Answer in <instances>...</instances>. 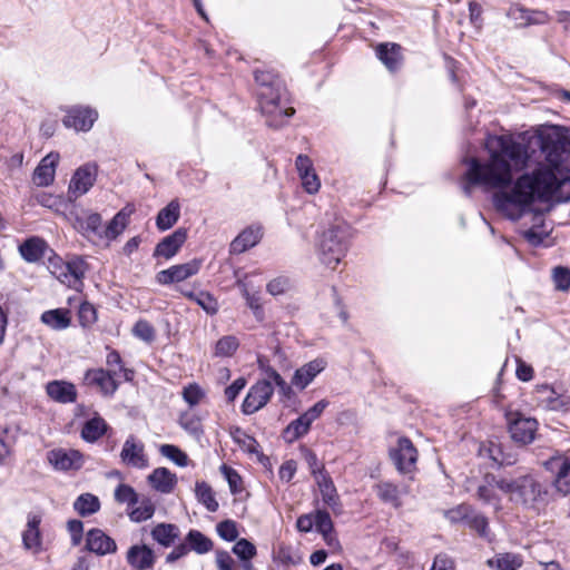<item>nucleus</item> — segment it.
I'll use <instances>...</instances> for the list:
<instances>
[{
  "instance_id": "51",
  "label": "nucleus",
  "mask_w": 570,
  "mask_h": 570,
  "mask_svg": "<svg viewBox=\"0 0 570 570\" xmlns=\"http://www.w3.org/2000/svg\"><path fill=\"white\" fill-rule=\"evenodd\" d=\"M293 286L289 277L281 275L273 278L267 285L266 291L273 295L278 296L287 293Z\"/></svg>"
},
{
  "instance_id": "59",
  "label": "nucleus",
  "mask_w": 570,
  "mask_h": 570,
  "mask_svg": "<svg viewBox=\"0 0 570 570\" xmlns=\"http://www.w3.org/2000/svg\"><path fill=\"white\" fill-rule=\"evenodd\" d=\"M309 430V426L302 421L301 417H297L293 422L288 424V426L285 429V436L288 441H295L299 439L301 436L305 435Z\"/></svg>"
},
{
  "instance_id": "2",
  "label": "nucleus",
  "mask_w": 570,
  "mask_h": 570,
  "mask_svg": "<svg viewBox=\"0 0 570 570\" xmlns=\"http://www.w3.org/2000/svg\"><path fill=\"white\" fill-rule=\"evenodd\" d=\"M499 490L509 495L510 501L525 507H534L544 500L547 487L534 475L525 474L515 479H502Z\"/></svg>"
},
{
  "instance_id": "42",
  "label": "nucleus",
  "mask_w": 570,
  "mask_h": 570,
  "mask_svg": "<svg viewBox=\"0 0 570 570\" xmlns=\"http://www.w3.org/2000/svg\"><path fill=\"white\" fill-rule=\"evenodd\" d=\"M237 286L239 287L242 295L246 301L247 306L252 309L255 317L257 320L262 321L264 317V309L262 306L259 294L250 293L244 281H237Z\"/></svg>"
},
{
  "instance_id": "26",
  "label": "nucleus",
  "mask_w": 570,
  "mask_h": 570,
  "mask_svg": "<svg viewBox=\"0 0 570 570\" xmlns=\"http://www.w3.org/2000/svg\"><path fill=\"white\" fill-rule=\"evenodd\" d=\"M153 489L160 493H170L177 484V476L167 468L155 469L147 478Z\"/></svg>"
},
{
  "instance_id": "47",
  "label": "nucleus",
  "mask_w": 570,
  "mask_h": 570,
  "mask_svg": "<svg viewBox=\"0 0 570 570\" xmlns=\"http://www.w3.org/2000/svg\"><path fill=\"white\" fill-rule=\"evenodd\" d=\"M159 452L163 456L171 460L178 466H187L188 465V456L181 451L178 446L173 444H163L159 448Z\"/></svg>"
},
{
  "instance_id": "49",
  "label": "nucleus",
  "mask_w": 570,
  "mask_h": 570,
  "mask_svg": "<svg viewBox=\"0 0 570 570\" xmlns=\"http://www.w3.org/2000/svg\"><path fill=\"white\" fill-rule=\"evenodd\" d=\"M220 473L225 476L228 482L229 490L233 494H238L243 491V480L239 473L233 468L223 464L220 466Z\"/></svg>"
},
{
  "instance_id": "48",
  "label": "nucleus",
  "mask_w": 570,
  "mask_h": 570,
  "mask_svg": "<svg viewBox=\"0 0 570 570\" xmlns=\"http://www.w3.org/2000/svg\"><path fill=\"white\" fill-rule=\"evenodd\" d=\"M106 363L110 367L109 370H116L118 372V376L121 374L126 381L132 380L134 372L129 368L124 367L122 360L117 351H109L106 357Z\"/></svg>"
},
{
  "instance_id": "58",
  "label": "nucleus",
  "mask_w": 570,
  "mask_h": 570,
  "mask_svg": "<svg viewBox=\"0 0 570 570\" xmlns=\"http://www.w3.org/2000/svg\"><path fill=\"white\" fill-rule=\"evenodd\" d=\"M132 334L147 343H150L155 340V328L149 322L145 320H140L135 324Z\"/></svg>"
},
{
  "instance_id": "35",
  "label": "nucleus",
  "mask_w": 570,
  "mask_h": 570,
  "mask_svg": "<svg viewBox=\"0 0 570 570\" xmlns=\"http://www.w3.org/2000/svg\"><path fill=\"white\" fill-rule=\"evenodd\" d=\"M108 429L107 422L101 416H94L88 420L81 430V438L89 443L98 441Z\"/></svg>"
},
{
  "instance_id": "40",
  "label": "nucleus",
  "mask_w": 570,
  "mask_h": 570,
  "mask_svg": "<svg viewBox=\"0 0 570 570\" xmlns=\"http://www.w3.org/2000/svg\"><path fill=\"white\" fill-rule=\"evenodd\" d=\"M130 213H127L125 208L118 212L105 227L102 239H116L126 228Z\"/></svg>"
},
{
  "instance_id": "3",
  "label": "nucleus",
  "mask_w": 570,
  "mask_h": 570,
  "mask_svg": "<svg viewBox=\"0 0 570 570\" xmlns=\"http://www.w3.org/2000/svg\"><path fill=\"white\" fill-rule=\"evenodd\" d=\"M347 242L346 229L337 224L324 230L318 240V256L321 262L334 268L345 255Z\"/></svg>"
},
{
  "instance_id": "56",
  "label": "nucleus",
  "mask_w": 570,
  "mask_h": 570,
  "mask_svg": "<svg viewBox=\"0 0 570 570\" xmlns=\"http://www.w3.org/2000/svg\"><path fill=\"white\" fill-rule=\"evenodd\" d=\"M472 511L473 510L471 509L470 505L460 504L453 509L446 510L444 512V515L452 523H458V522H462V521L468 523V520H469Z\"/></svg>"
},
{
  "instance_id": "18",
  "label": "nucleus",
  "mask_w": 570,
  "mask_h": 570,
  "mask_svg": "<svg viewBox=\"0 0 570 570\" xmlns=\"http://www.w3.org/2000/svg\"><path fill=\"white\" fill-rule=\"evenodd\" d=\"M59 158L58 153H49L40 160L32 175V181L37 186L47 187L53 183Z\"/></svg>"
},
{
  "instance_id": "8",
  "label": "nucleus",
  "mask_w": 570,
  "mask_h": 570,
  "mask_svg": "<svg viewBox=\"0 0 570 570\" xmlns=\"http://www.w3.org/2000/svg\"><path fill=\"white\" fill-rule=\"evenodd\" d=\"M273 393L274 387L271 381L267 379L258 381L249 389L243 402V413L249 415L257 412L268 403Z\"/></svg>"
},
{
  "instance_id": "7",
  "label": "nucleus",
  "mask_w": 570,
  "mask_h": 570,
  "mask_svg": "<svg viewBox=\"0 0 570 570\" xmlns=\"http://www.w3.org/2000/svg\"><path fill=\"white\" fill-rule=\"evenodd\" d=\"M507 420L509 433L514 442L525 445L534 440L538 430L535 419L527 417L519 412H509Z\"/></svg>"
},
{
  "instance_id": "50",
  "label": "nucleus",
  "mask_w": 570,
  "mask_h": 570,
  "mask_svg": "<svg viewBox=\"0 0 570 570\" xmlns=\"http://www.w3.org/2000/svg\"><path fill=\"white\" fill-rule=\"evenodd\" d=\"M179 425L191 435L199 436L203 433L200 420L190 412L180 415Z\"/></svg>"
},
{
  "instance_id": "16",
  "label": "nucleus",
  "mask_w": 570,
  "mask_h": 570,
  "mask_svg": "<svg viewBox=\"0 0 570 570\" xmlns=\"http://www.w3.org/2000/svg\"><path fill=\"white\" fill-rule=\"evenodd\" d=\"M255 80L259 86L258 99L271 98L277 94H286L282 79L273 70H255Z\"/></svg>"
},
{
  "instance_id": "9",
  "label": "nucleus",
  "mask_w": 570,
  "mask_h": 570,
  "mask_svg": "<svg viewBox=\"0 0 570 570\" xmlns=\"http://www.w3.org/2000/svg\"><path fill=\"white\" fill-rule=\"evenodd\" d=\"M202 267V261L191 259L184 264L173 265L167 269L157 273L156 281L161 285L180 283L198 274Z\"/></svg>"
},
{
  "instance_id": "25",
  "label": "nucleus",
  "mask_w": 570,
  "mask_h": 570,
  "mask_svg": "<svg viewBox=\"0 0 570 570\" xmlns=\"http://www.w3.org/2000/svg\"><path fill=\"white\" fill-rule=\"evenodd\" d=\"M47 395L58 403H73L77 399L76 386L66 381H51L46 385Z\"/></svg>"
},
{
  "instance_id": "11",
  "label": "nucleus",
  "mask_w": 570,
  "mask_h": 570,
  "mask_svg": "<svg viewBox=\"0 0 570 570\" xmlns=\"http://www.w3.org/2000/svg\"><path fill=\"white\" fill-rule=\"evenodd\" d=\"M373 490L381 502L396 510L403 505L402 497L411 492L407 483L396 485L391 481H380L373 485Z\"/></svg>"
},
{
  "instance_id": "57",
  "label": "nucleus",
  "mask_w": 570,
  "mask_h": 570,
  "mask_svg": "<svg viewBox=\"0 0 570 570\" xmlns=\"http://www.w3.org/2000/svg\"><path fill=\"white\" fill-rule=\"evenodd\" d=\"M552 278L557 289L568 291L570 288V268L564 266L554 267Z\"/></svg>"
},
{
  "instance_id": "17",
  "label": "nucleus",
  "mask_w": 570,
  "mask_h": 570,
  "mask_svg": "<svg viewBox=\"0 0 570 570\" xmlns=\"http://www.w3.org/2000/svg\"><path fill=\"white\" fill-rule=\"evenodd\" d=\"M126 561L135 570H150L156 563V554L147 544H134L126 553Z\"/></svg>"
},
{
  "instance_id": "62",
  "label": "nucleus",
  "mask_w": 570,
  "mask_h": 570,
  "mask_svg": "<svg viewBox=\"0 0 570 570\" xmlns=\"http://www.w3.org/2000/svg\"><path fill=\"white\" fill-rule=\"evenodd\" d=\"M85 228L87 232H91L102 239L105 227L102 226V218L99 214H90L85 220Z\"/></svg>"
},
{
  "instance_id": "54",
  "label": "nucleus",
  "mask_w": 570,
  "mask_h": 570,
  "mask_svg": "<svg viewBox=\"0 0 570 570\" xmlns=\"http://www.w3.org/2000/svg\"><path fill=\"white\" fill-rule=\"evenodd\" d=\"M204 397V390L196 383L189 384L183 390V399L189 406L198 405Z\"/></svg>"
},
{
  "instance_id": "41",
  "label": "nucleus",
  "mask_w": 570,
  "mask_h": 570,
  "mask_svg": "<svg viewBox=\"0 0 570 570\" xmlns=\"http://www.w3.org/2000/svg\"><path fill=\"white\" fill-rule=\"evenodd\" d=\"M73 509L80 517H88L99 511L100 501L91 493H82L73 502Z\"/></svg>"
},
{
  "instance_id": "6",
  "label": "nucleus",
  "mask_w": 570,
  "mask_h": 570,
  "mask_svg": "<svg viewBox=\"0 0 570 570\" xmlns=\"http://www.w3.org/2000/svg\"><path fill=\"white\" fill-rule=\"evenodd\" d=\"M285 96L286 94H277L259 100L261 110L266 117V125L271 128L283 127L295 114L294 108L286 106Z\"/></svg>"
},
{
  "instance_id": "36",
  "label": "nucleus",
  "mask_w": 570,
  "mask_h": 570,
  "mask_svg": "<svg viewBox=\"0 0 570 570\" xmlns=\"http://www.w3.org/2000/svg\"><path fill=\"white\" fill-rule=\"evenodd\" d=\"M138 507L134 505L128 510V517L132 522L140 523L153 518L156 511L155 503L149 497L139 498Z\"/></svg>"
},
{
  "instance_id": "20",
  "label": "nucleus",
  "mask_w": 570,
  "mask_h": 570,
  "mask_svg": "<svg viewBox=\"0 0 570 570\" xmlns=\"http://www.w3.org/2000/svg\"><path fill=\"white\" fill-rule=\"evenodd\" d=\"M263 237L262 227L252 225L242 230L230 243L229 253L238 255L256 246Z\"/></svg>"
},
{
  "instance_id": "64",
  "label": "nucleus",
  "mask_w": 570,
  "mask_h": 570,
  "mask_svg": "<svg viewBox=\"0 0 570 570\" xmlns=\"http://www.w3.org/2000/svg\"><path fill=\"white\" fill-rule=\"evenodd\" d=\"M215 562L217 570H237L235 560L225 550H216Z\"/></svg>"
},
{
  "instance_id": "12",
  "label": "nucleus",
  "mask_w": 570,
  "mask_h": 570,
  "mask_svg": "<svg viewBox=\"0 0 570 570\" xmlns=\"http://www.w3.org/2000/svg\"><path fill=\"white\" fill-rule=\"evenodd\" d=\"M118 372L116 370L92 368L85 374V383L96 386L106 396H112L118 390Z\"/></svg>"
},
{
  "instance_id": "33",
  "label": "nucleus",
  "mask_w": 570,
  "mask_h": 570,
  "mask_svg": "<svg viewBox=\"0 0 570 570\" xmlns=\"http://www.w3.org/2000/svg\"><path fill=\"white\" fill-rule=\"evenodd\" d=\"M180 217V204L177 199H173L161 208L156 217V226L164 232L171 228Z\"/></svg>"
},
{
  "instance_id": "29",
  "label": "nucleus",
  "mask_w": 570,
  "mask_h": 570,
  "mask_svg": "<svg viewBox=\"0 0 570 570\" xmlns=\"http://www.w3.org/2000/svg\"><path fill=\"white\" fill-rule=\"evenodd\" d=\"M40 321L53 331H63L71 325V312L67 308H55L41 314Z\"/></svg>"
},
{
  "instance_id": "43",
  "label": "nucleus",
  "mask_w": 570,
  "mask_h": 570,
  "mask_svg": "<svg viewBox=\"0 0 570 570\" xmlns=\"http://www.w3.org/2000/svg\"><path fill=\"white\" fill-rule=\"evenodd\" d=\"M114 497L118 503L127 504V511L136 505L140 498L136 490L126 483H120L116 487Z\"/></svg>"
},
{
  "instance_id": "15",
  "label": "nucleus",
  "mask_w": 570,
  "mask_h": 570,
  "mask_svg": "<svg viewBox=\"0 0 570 570\" xmlns=\"http://www.w3.org/2000/svg\"><path fill=\"white\" fill-rule=\"evenodd\" d=\"M41 515L30 512L27 517L26 529L22 532V544L26 550L38 554L42 551V533L40 530Z\"/></svg>"
},
{
  "instance_id": "44",
  "label": "nucleus",
  "mask_w": 570,
  "mask_h": 570,
  "mask_svg": "<svg viewBox=\"0 0 570 570\" xmlns=\"http://www.w3.org/2000/svg\"><path fill=\"white\" fill-rule=\"evenodd\" d=\"M466 524L472 530H474L479 534V537L485 539L489 542L493 540V535L489 527V520L483 514L475 513L472 511Z\"/></svg>"
},
{
  "instance_id": "23",
  "label": "nucleus",
  "mask_w": 570,
  "mask_h": 570,
  "mask_svg": "<svg viewBox=\"0 0 570 570\" xmlns=\"http://www.w3.org/2000/svg\"><path fill=\"white\" fill-rule=\"evenodd\" d=\"M120 458L128 465L144 469L148 466V459L144 453V444L129 436L122 446Z\"/></svg>"
},
{
  "instance_id": "38",
  "label": "nucleus",
  "mask_w": 570,
  "mask_h": 570,
  "mask_svg": "<svg viewBox=\"0 0 570 570\" xmlns=\"http://www.w3.org/2000/svg\"><path fill=\"white\" fill-rule=\"evenodd\" d=\"M509 16L519 21L521 26L544 23L548 20L547 13L542 11H530L523 8H511Z\"/></svg>"
},
{
  "instance_id": "61",
  "label": "nucleus",
  "mask_w": 570,
  "mask_h": 570,
  "mask_svg": "<svg viewBox=\"0 0 570 570\" xmlns=\"http://www.w3.org/2000/svg\"><path fill=\"white\" fill-rule=\"evenodd\" d=\"M78 317L82 326L91 325L97 318L95 307L88 302L81 303L78 311Z\"/></svg>"
},
{
  "instance_id": "46",
  "label": "nucleus",
  "mask_w": 570,
  "mask_h": 570,
  "mask_svg": "<svg viewBox=\"0 0 570 570\" xmlns=\"http://www.w3.org/2000/svg\"><path fill=\"white\" fill-rule=\"evenodd\" d=\"M488 563L497 570H517L521 567L520 559L510 553L498 554L494 559L489 560Z\"/></svg>"
},
{
  "instance_id": "32",
  "label": "nucleus",
  "mask_w": 570,
  "mask_h": 570,
  "mask_svg": "<svg viewBox=\"0 0 570 570\" xmlns=\"http://www.w3.org/2000/svg\"><path fill=\"white\" fill-rule=\"evenodd\" d=\"M315 482L318 487L324 504L331 508L333 511H336L340 500L332 478L328 475V473L320 474L316 476Z\"/></svg>"
},
{
  "instance_id": "45",
  "label": "nucleus",
  "mask_w": 570,
  "mask_h": 570,
  "mask_svg": "<svg viewBox=\"0 0 570 570\" xmlns=\"http://www.w3.org/2000/svg\"><path fill=\"white\" fill-rule=\"evenodd\" d=\"M239 341L234 335H226L219 338L215 346V356L228 357L232 356L238 348Z\"/></svg>"
},
{
  "instance_id": "1",
  "label": "nucleus",
  "mask_w": 570,
  "mask_h": 570,
  "mask_svg": "<svg viewBox=\"0 0 570 570\" xmlns=\"http://www.w3.org/2000/svg\"><path fill=\"white\" fill-rule=\"evenodd\" d=\"M489 161L482 164L476 158L468 161L464 174L463 193L470 196L472 186L482 185L490 188H503L511 184L514 171L528 167L531 159L529 147L517 141L512 136H490L487 140Z\"/></svg>"
},
{
  "instance_id": "22",
  "label": "nucleus",
  "mask_w": 570,
  "mask_h": 570,
  "mask_svg": "<svg viewBox=\"0 0 570 570\" xmlns=\"http://www.w3.org/2000/svg\"><path fill=\"white\" fill-rule=\"evenodd\" d=\"M86 548L98 556L114 553L117 550V544L112 538L107 535L100 529H91L87 533Z\"/></svg>"
},
{
  "instance_id": "13",
  "label": "nucleus",
  "mask_w": 570,
  "mask_h": 570,
  "mask_svg": "<svg viewBox=\"0 0 570 570\" xmlns=\"http://www.w3.org/2000/svg\"><path fill=\"white\" fill-rule=\"evenodd\" d=\"M98 114L95 109L89 107H72L67 110V115L62 119V124L67 128H72L76 131H89Z\"/></svg>"
},
{
  "instance_id": "4",
  "label": "nucleus",
  "mask_w": 570,
  "mask_h": 570,
  "mask_svg": "<svg viewBox=\"0 0 570 570\" xmlns=\"http://www.w3.org/2000/svg\"><path fill=\"white\" fill-rule=\"evenodd\" d=\"M48 268L60 283L70 288L79 289L82 286V278L88 269V265L80 257H75L68 262L55 257L49 261Z\"/></svg>"
},
{
  "instance_id": "28",
  "label": "nucleus",
  "mask_w": 570,
  "mask_h": 570,
  "mask_svg": "<svg viewBox=\"0 0 570 570\" xmlns=\"http://www.w3.org/2000/svg\"><path fill=\"white\" fill-rule=\"evenodd\" d=\"M150 535L155 542L164 548L174 546L177 539L180 537V530L178 525L174 523H158L151 531Z\"/></svg>"
},
{
  "instance_id": "60",
  "label": "nucleus",
  "mask_w": 570,
  "mask_h": 570,
  "mask_svg": "<svg viewBox=\"0 0 570 570\" xmlns=\"http://www.w3.org/2000/svg\"><path fill=\"white\" fill-rule=\"evenodd\" d=\"M538 393L547 394V397L543 400L548 403V406L552 410H559L564 406V402L557 395L556 391L544 384L538 387Z\"/></svg>"
},
{
  "instance_id": "21",
  "label": "nucleus",
  "mask_w": 570,
  "mask_h": 570,
  "mask_svg": "<svg viewBox=\"0 0 570 570\" xmlns=\"http://www.w3.org/2000/svg\"><path fill=\"white\" fill-rule=\"evenodd\" d=\"M327 362L322 358H315L299 368H297L292 379V385L298 390H304L313 380L325 370Z\"/></svg>"
},
{
  "instance_id": "63",
  "label": "nucleus",
  "mask_w": 570,
  "mask_h": 570,
  "mask_svg": "<svg viewBox=\"0 0 570 570\" xmlns=\"http://www.w3.org/2000/svg\"><path fill=\"white\" fill-rule=\"evenodd\" d=\"M315 529L322 534L328 531H333V522L330 514L324 510H316L314 514Z\"/></svg>"
},
{
  "instance_id": "37",
  "label": "nucleus",
  "mask_w": 570,
  "mask_h": 570,
  "mask_svg": "<svg viewBox=\"0 0 570 570\" xmlns=\"http://www.w3.org/2000/svg\"><path fill=\"white\" fill-rule=\"evenodd\" d=\"M185 543L188 546L190 551H195L198 554H205L214 548V543L208 537L194 529L186 534Z\"/></svg>"
},
{
  "instance_id": "55",
  "label": "nucleus",
  "mask_w": 570,
  "mask_h": 570,
  "mask_svg": "<svg viewBox=\"0 0 570 570\" xmlns=\"http://www.w3.org/2000/svg\"><path fill=\"white\" fill-rule=\"evenodd\" d=\"M217 534L225 541H235L238 537L237 524L233 520H224L216 525Z\"/></svg>"
},
{
  "instance_id": "30",
  "label": "nucleus",
  "mask_w": 570,
  "mask_h": 570,
  "mask_svg": "<svg viewBox=\"0 0 570 570\" xmlns=\"http://www.w3.org/2000/svg\"><path fill=\"white\" fill-rule=\"evenodd\" d=\"M502 479H497L493 474H487L484 484L479 485L476 495L485 504L493 505L497 510L500 509V498L495 490L499 489V482Z\"/></svg>"
},
{
  "instance_id": "10",
  "label": "nucleus",
  "mask_w": 570,
  "mask_h": 570,
  "mask_svg": "<svg viewBox=\"0 0 570 570\" xmlns=\"http://www.w3.org/2000/svg\"><path fill=\"white\" fill-rule=\"evenodd\" d=\"M97 177V166L95 164H85L79 167L69 184L68 195L70 199H77L85 195L95 184Z\"/></svg>"
},
{
  "instance_id": "53",
  "label": "nucleus",
  "mask_w": 570,
  "mask_h": 570,
  "mask_svg": "<svg viewBox=\"0 0 570 570\" xmlns=\"http://www.w3.org/2000/svg\"><path fill=\"white\" fill-rule=\"evenodd\" d=\"M195 303L197 305H199L209 315H215L218 312V302L208 292H205V291L197 292V297H195Z\"/></svg>"
},
{
  "instance_id": "5",
  "label": "nucleus",
  "mask_w": 570,
  "mask_h": 570,
  "mask_svg": "<svg viewBox=\"0 0 570 570\" xmlns=\"http://www.w3.org/2000/svg\"><path fill=\"white\" fill-rule=\"evenodd\" d=\"M417 450L409 438L402 436L397 439L394 446L390 449V459L396 471L402 475H407L409 480H413L416 472Z\"/></svg>"
},
{
  "instance_id": "19",
  "label": "nucleus",
  "mask_w": 570,
  "mask_h": 570,
  "mask_svg": "<svg viewBox=\"0 0 570 570\" xmlns=\"http://www.w3.org/2000/svg\"><path fill=\"white\" fill-rule=\"evenodd\" d=\"M187 239V229L178 228L173 234L166 236L157 244L154 250L155 257L173 258L181 248Z\"/></svg>"
},
{
  "instance_id": "27",
  "label": "nucleus",
  "mask_w": 570,
  "mask_h": 570,
  "mask_svg": "<svg viewBox=\"0 0 570 570\" xmlns=\"http://www.w3.org/2000/svg\"><path fill=\"white\" fill-rule=\"evenodd\" d=\"M376 56L391 71H397L402 66L401 46L396 43H381L376 48Z\"/></svg>"
},
{
  "instance_id": "39",
  "label": "nucleus",
  "mask_w": 570,
  "mask_h": 570,
  "mask_svg": "<svg viewBox=\"0 0 570 570\" xmlns=\"http://www.w3.org/2000/svg\"><path fill=\"white\" fill-rule=\"evenodd\" d=\"M195 495L209 512H216L219 508L212 487L205 481H197L195 484Z\"/></svg>"
},
{
  "instance_id": "31",
  "label": "nucleus",
  "mask_w": 570,
  "mask_h": 570,
  "mask_svg": "<svg viewBox=\"0 0 570 570\" xmlns=\"http://www.w3.org/2000/svg\"><path fill=\"white\" fill-rule=\"evenodd\" d=\"M232 551L238 558L240 568L243 570H255L252 560L256 557L257 549L254 543L245 538H242L235 542Z\"/></svg>"
},
{
  "instance_id": "52",
  "label": "nucleus",
  "mask_w": 570,
  "mask_h": 570,
  "mask_svg": "<svg viewBox=\"0 0 570 570\" xmlns=\"http://www.w3.org/2000/svg\"><path fill=\"white\" fill-rule=\"evenodd\" d=\"M233 440L244 450L248 453H256L258 443L257 441L248 435L245 431L240 429H236L235 432L232 434Z\"/></svg>"
},
{
  "instance_id": "34",
  "label": "nucleus",
  "mask_w": 570,
  "mask_h": 570,
  "mask_svg": "<svg viewBox=\"0 0 570 570\" xmlns=\"http://www.w3.org/2000/svg\"><path fill=\"white\" fill-rule=\"evenodd\" d=\"M46 242L39 237H31L19 246L22 258L29 263L39 261L45 255Z\"/></svg>"
},
{
  "instance_id": "24",
  "label": "nucleus",
  "mask_w": 570,
  "mask_h": 570,
  "mask_svg": "<svg viewBox=\"0 0 570 570\" xmlns=\"http://www.w3.org/2000/svg\"><path fill=\"white\" fill-rule=\"evenodd\" d=\"M549 469L554 473V483L559 491L570 493V458H552Z\"/></svg>"
},
{
  "instance_id": "14",
  "label": "nucleus",
  "mask_w": 570,
  "mask_h": 570,
  "mask_svg": "<svg viewBox=\"0 0 570 570\" xmlns=\"http://www.w3.org/2000/svg\"><path fill=\"white\" fill-rule=\"evenodd\" d=\"M48 462L60 471L78 470L83 464L82 454L72 449H53L47 453Z\"/></svg>"
}]
</instances>
